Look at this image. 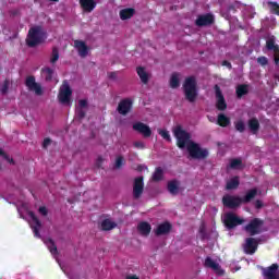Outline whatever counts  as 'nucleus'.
Instances as JSON below:
<instances>
[{"mask_svg":"<svg viewBox=\"0 0 279 279\" xmlns=\"http://www.w3.org/2000/svg\"><path fill=\"white\" fill-rule=\"evenodd\" d=\"M173 134L177 138V147L179 149L186 147L191 158L194 160H206L208 158V149L202 148L199 144L191 141V133L182 129V125H177L173 129Z\"/></svg>","mask_w":279,"mask_h":279,"instance_id":"nucleus-1","label":"nucleus"},{"mask_svg":"<svg viewBox=\"0 0 279 279\" xmlns=\"http://www.w3.org/2000/svg\"><path fill=\"white\" fill-rule=\"evenodd\" d=\"M183 93L186 101L190 104H195L197 101L198 90H197V80L195 76H189L183 82Z\"/></svg>","mask_w":279,"mask_h":279,"instance_id":"nucleus-2","label":"nucleus"},{"mask_svg":"<svg viewBox=\"0 0 279 279\" xmlns=\"http://www.w3.org/2000/svg\"><path fill=\"white\" fill-rule=\"evenodd\" d=\"M47 33L43 29V26H34L28 31L26 45L27 47H38V45H43V43H45Z\"/></svg>","mask_w":279,"mask_h":279,"instance_id":"nucleus-3","label":"nucleus"},{"mask_svg":"<svg viewBox=\"0 0 279 279\" xmlns=\"http://www.w3.org/2000/svg\"><path fill=\"white\" fill-rule=\"evenodd\" d=\"M223 223L227 230H234L238 226H243L245 219L238 217L234 213H227L223 218Z\"/></svg>","mask_w":279,"mask_h":279,"instance_id":"nucleus-4","label":"nucleus"},{"mask_svg":"<svg viewBox=\"0 0 279 279\" xmlns=\"http://www.w3.org/2000/svg\"><path fill=\"white\" fill-rule=\"evenodd\" d=\"M264 225L265 221L260 218H254L244 227V230L250 236H256V234H260V228H263Z\"/></svg>","mask_w":279,"mask_h":279,"instance_id":"nucleus-5","label":"nucleus"},{"mask_svg":"<svg viewBox=\"0 0 279 279\" xmlns=\"http://www.w3.org/2000/svg\"><path fill=\"white\" fill-rule=\"evenodd\" d=\"M71 95H73V90L69 83L64 82L58 95L60 104H71Z\"/></svg>","mask_w":279,"mask_h":279,"instance_id":"nucleus-6","label":"nucleus"},{"mask_svg":"<svg viewBox=\"0 0 279 279\" xmlns=\"http://www.w3.org/2000/svg\"><path fill=\"white\" fill-rule=\"evenodd\" d=\"M25 86L28 88V90H31L32 93H35V95H37L38 97L43 95V86L36 83V77L34 75L26 77Z\"/></svg>","mask_w":279,"mask_h":279,"instance_id":"nucleus-7","label":"nucleus"},{"mask_svg":"<svg viewBox=\"0 0 279 279\" xmlns=\"http://www.w3.org/2000/svg\"><path fill=\"white\" fill-rule=\"evenodd\" d=\"M215 95H216V108L223 112V110L228 109V104L226 102V97H223V93L221 92V87L219 85L214 86Z\"/></svg>","mask_w":279,"mask_h":279,"instance_id":"nucleus-8","label":"nucleus"},{"mask_svg":"<svg viewBox=\"0 0 279 279\" xmlns=\"http://www.w3.org/2000/svg\"><path fill=\"white\" fill-rule=\"evenodd\" d=\"M134 106V101L131 98H124L120 100L118 104L117 111L119 114H122V117H125L132 112V107Z\"/></svg>","mask_w":279,"mask_h":279,"instance_id":"nucleus-9","label":"nucleus"},{"mask_svg":"<svg viewBox=\"0 0 279 279\" xmlns=\"http://www.w3.org/2000/svg\"><path fill=\"white\" fill-rule=\"evenodd\" d=\"M222 204L226 208L234 209L239 208L243 204V201L241 196L225 195L222 197Z\"/></svg>","mask_w":279,"mask_h":279,"instance_id":"nucleus-10","label":"nucleus"},{"mask_svg":"<svg viewBox=\"0 0 279 279\" xmlns=\"http://www.w3.org/2000/svg\"><path fill=\"white\" fill-rule=\"evenodd\" d=\"M143 191H145V182L143 177H137L134 179L133 183V197L134 199H141L143 196Z\"/></svg>","mask_w":279,"mask_h":279,"instance_id":"nucleus-11","label":"nucleus"},{"mask_svg":"<svg viewBox=\"0 0 279 279\" xmlns=\"http://www.w3.org/2000/svg\"><path fill=\"white\" fill-rule=\"evenodd\" d=\"M243 250L250 256L256 254V251L258 250V241L254 238H246Z\"/></svg>","mask_w":279,"mask_h":279,"instance_id":"nucleus-12","label":"nucleus"},{"mask_svg":"<svg viewBox=\"0 0 279 279\" xmlns=\"http://www.w3.org/2000/svg\"><path fill=\"white\" fill-rule=\"evenodd\" d=\"M134 132H138V134H142L144 138H149L151 136V129L149 125L143 123V122H135L133 124Z\"/></svg>","mask_w":279,"mask_h":279,"instance_id":"nucleus-13","label":"nucleus"},{"mask_svg":"<svg viewBox=\"0 0 279 279\" xmlns=\"http://www.w3.org/2000/svg\"><path fill=\"white\" fill-rule=\"evenodd\" d=\"M197 27H206L207 25H213L215 23V16L213 14L207 13L205 15H201L196 19Z\"/></svg>","mask_w":279,"mask_h":279,"instance_id":"nucleus-14","label":"nucleus"},{"mask_svg":"<svg viewBox=\"0 0 279 279\" xmlns=\"http://www.w3.org/2000/svg\"><path fill=\"white\" fill-rule=\"evenodd\" d=\"M278 264H272L263 269V276L266 279H278Z\"/></svg>","mask_w":279,"mask_h":279,"instance_id":"nucleus-15","label":"nucleus"},{"mask_svg":"<svg viewBox=\"0 0 279 279\" xmlns=\"http://www.w3.org/2000/svg\"><path fill=\"white\" fill-rule=\"evenodd\" d=\"M173 226L171 222L166 221L163 223L158 225L157 229L155 230L156 236H163L165 234H169L171 232Z\"/></svg>","mask_w":279,"mask_h":279,"instance_id":"nucleus-16","label":"nucleus"},{"mask_svg":"<svg viewBox=\"0 0 279 279\" xmlns=\"http://www.w3.org/2000/svg\"><path fill=\"white\" fill-rule=\"evenodd\" d=\"M29 217L32 221L35 223V226L32 227V230L37 239H40V228H43V222H40V219L36 216V214L31 213Z\"/></svg>","mask_w":279,"mask_h":279,"instance_id":"nucleus-17","label":"nucleus"},{"mask_svg":"<svg viewBox=\"0 0 279 279\" xmlns=\"http://www.w3.org/2000/svg\"><path fill=\"white\" fill-rule=\"evenodd\" d=\"M74 47L77 49L78 56L81 58H86L88 56V46H86V43L83 40H75Z\"/></svg>","mask_w":279,"mask_h":279,"instance_id":"nucleus-18","label":"nucleus"},{"mask_svg":"<svg viewBox=\"0 0 279 279\" xmlns=\"http://www.w3.org/2000/svg\"><path fill=\"white\" fill-rule=\"evenodd\" d=\"M245 95H250V84H239L235 87L236 99H243Z\"/></svg>","mask_w":279,"mask_h":279,"instance_id":"nucleus-19","label":"nucleus"},{"mask_svg":"<svg viewBox=\"0 0 279 279\" xmlns=\"http://www.w3.org/2000/svg\"><path fill=\"white\" fill-rule=\"evenodd\" d=\"M80 5L83 12L90 13L97 8V2L95 0H80Z\"/></svg>","mask_w":279,"mask_h":279,"instance_id":"nucleus-20","label":"nucleus"},{"mask_svg":"<svg viewBox=\"0 0 279 279\" xmlns=\"http://www.w3.org/2000/svg\"><path fill=\"white\" fill-rule=\"evenodd\" d=\"M205 267L213 269L219 276H223V270H221V266L219 264H217L215 260H213V258H210V257L205 258Z\"/></svg>","mask_w":279,"mask_h":279,"instance_id":"nucleus-21","label":"nucleus"},{"mask_svg":"<svg viewBox=\"0 0 279 279\" xmlns=\"http://www.w3.org/2000/svg\"><path fill=\"white\" fill-rule=\"evenodd\" d=\"M137 230L140 234H142V236H149V234L151 233V225L145 221L140 222L137 226Z\"/></svg>","mask_w":279,"mask_h":279,"instance_id":"nucleus-22","label":"nucleus"},{"mask_svg":"<svg viewBox=\"0 0 279 279\" xmlns=\"http://www.w3.org/2000/svg\"><path fill=\"white\" fill-rule=\"evenodd\" d=\"M167 189L170 195H178L180 193V182L178 180L169 181Z\"/></svg>","mask_w":279,"mask_h":279,"instance_id":"nucleus-23","label":"nucleus"},{"mask_svg":"<svg viewBox=\"0 0 279 279\" xmlns=\"http://www.w3.org/2000/svg\"><path fill=\"white\" fill-rule=\"evenodd\" d=\"M258 195V190L256 187L251 189L246 192L244 197H241L242 204H250Z\"/></svg>","mask_w":279,"mask_h":279,"instance_id":"nucleus-24","label":"nucleus"},{"mask_svg":"<svg viewBox=\"0 0 279 279\" xmlns=\"http://www.w3.org/2000/svg\"><path fill=\"white\" fill-rule=\"evenodd\" d=\"M134 14H136L135 9H132V8L122 9L120 11V19H121V21H128V20L132 19V16H134Z\"/></svg>","mask_w":279,"mask_h":279,"instance_id":"nucleus-25","label":"nucleus"},{"mask_svg":"<svg viewBox=\"0 0 279 279\" xmlns=\"http://www.w3.org/2000/svg\"><path fill=\"white\" fill-rule=\"evenodd\" d=\"M136 71L142 84H149V74L145 71V68L137 66Z\"/></svg>","mask_w":279,"mask_h":279,"instance_id":"nucleus-26","label":"nucleus"},{"mask_svg":"<svg viewBox=\"0 0 279 279\" xmlns=\"http://www.w3.org/2000/svg\"><path fill=\"white\" fill-rule=\"evenodd\" d=\"M247 125L252 134H258V130H260V122H258V119L256 118L250 119Z\"/></svg>","mask_w":279,"mask_h":279,"instance_id":"nucleus-27","label":"nucleus"},{"mask_svg":"<svg viewBox=\"0 0 279 279\" xmlns=\"http://www.w3.org/2000/svg\"><path fill=\"white\" fill-rule=\"evenodd\" d=\"M45 245H47L50 254H52V256H57L58 254V246L56 245V242L53 241V239L48 238L44 241Z\"/></svg>","mask_w":279,"mask_h":279,"instance_id":"nucleus-28","label":"nucleus"},{"mask_svg":"<svg viewBox=\"0 0 279 279\" xmlns=\"http://www.w3.org/2000/svg\"><path fill=\"white\" fill-rule=\"evenodd\" d=\"M241 182L239 181V177H233L231 180H229L226 184V190L227 191H234L239 189V185Z\"/></svg>","mask_w":279,"mask_h":279,"instance_id":"nucleus-29","label":"nucleus"},{"mask_svg":"<svg viewBox=\"0 0 279 279\" xmlns=\"http://www.w3.org/2000/svg\"><path fill=\"white\" fill-rule=\"evenodd\" d=\"M217 124L220 128H228V125H230V118H228V116L223 113H220L218 114V118H217Z\"/></svg>","mask_w":279,"mask_h":279,"instance_id":"nucleus-30","label":"nucleus"},{"mask_svg":"<svg viewBox=\"0 0 279 279\" xmlns=\"http://www.w3.org/2000/svg\"><path fill=\"white\" fill-rule=\"evenodd\" d=\"M266 49H268V51H274V53H279V46L276 44V39H268L266 41Z\"/></svg>","mask_w":279,"mask_h":279,"instance_id":"nucleus-31","label":"nucleus"},{"mask_svg":"<svg viewBox=\"0 0 279 279\" xmlns=\"http://www.w3.org/2000/svg\"><path fill=\"white\" fill-rule=\"evenodd\" d=\"M229 168L233 170L243 169V160L241 158H233L230 160Z\"/></svg>","mask_w":279,"mask_h":279,"instance_id":"nucleus-32","label":"nucleus"},{"mask_svg":"<svg viewBox=\"0 0 279 279\" xmlns=\"http://www.w3.org/2000/svg\"><path fill=\"white\" fill-rule=\"evenodd\" d=\"M114 228H117V225L114 222H112L110 219L102 220L101 230H104L105 232L114 230Z\"/></svg>","mask_w":279,"mask_h":279,"instance_id":"nucleus-33","label":"nucleus"},{"mask_svg":"<svg viewBox=\"0 0 279 279\" xmlns=\"http://www.w3.org/2000/svg\"><path fill=\"white\" fill-rule=\"evenodd\" d=\"M41 75L46 82H51L53 80V70L51 68H43Z\"/></svg>","mask_w":279,"mask_h":279,"instance_id":"nucleus-34","label":"nucleus"},{"mask_svg":"<svg viewBox=\"0 0 279 279\" xmlns=\"http://www.w3.org/2000/svg\"><path fill=\"white\" fill-rule=\"evenodd\" d=\"M162 178H165V172L162 171V168L160 167L156 168L151 177L153 182H160Z\"/></svg>","mask_w":279,"mask_h":279,"instance_id":"nucleus-35","label":"nucleus"},{"mask_svg":"<svg viewBox=\"0 0 279 279\" xmlns=\"http://www.w3.org/2000/svg\"><path fill=\"white\" fill-rule=\"evenodd\" d=\"M170 88H180V76L173 73L170 77Z\"/></svg>","mask_w":279,"mask_h":279,"instance_id":"nucleus-36","label":"nucleus"},{"mask_svg":"<svg viewBox=\"0 0 279 279\" xmlns=\"http://www.w3.org/2000/svg\"><path fill=\"white\" fill-rule=\"evenodd\" d=\"M58 60H60V50H58L57 47H53L50 54V64H56Z\"/></svg>","mask_w":279,"mask_h":279,"instance_id":"nucleus-37","label":"nucleus"},{"mask_svg":"<svg viewBox=\"0 0 279 279\" xmlns=\"http://www.w3.org/2000/svg\"><path fill=\"white\" fill-rule=\"evenodd\" d=\"M267 5L269 8V11L271 14H276V16H279V4L278 2L268 1Z\"/></svg>","mask_w":279,"mask_h":279,"instance_id":"nucleus-38","label":"nucleus"},{"mask_svg":"<svg viewBox=\"0 0 279 279\" xmlns=\"http://www.w3.org/2000/svg\"><path fill=\"white\" fill-rule=\"evenodd\" d=\"M12 84V81L10 78H7L1 87V95H7L8 90H10V86Z\"/></svg>","mask_w":279,"mask_h":279,"instance_id":"nucleus-39","label":"nucleus"},{"mask_svg":"<svg viewBox=\"0 0 279 279\" xmlns=\"http://www.w3.org/2000/svg\"><path fill=\"white\" fill-rule=\"evenodd\" d=\"M234 128L236 132H240L241 134H243V132H245V122H243V120H239L234 122Z\"/></svg>","mask_w":279,"mask_h":279,"instance_id":"nucleus-40","label":"nucleus"},{"mask_svg":"<svg viewBox=\"0 0 279 279\" xmlns=\"http://www.w3.org/2000/svg\"><path fill=\"white\" fill-rule=\"evenodd\" d=\"M159 134L165 141H168V143H171V135L169 134V131L167 130H159Z\"/></svg>","mask_w":279,"mask_h":279,"instance_id":"nucleus-41","label":"nucleus"},{"mask_svg":"<svg viewBox=\"0 0 279 279\" xmlns=\"http://www.w3.org/2000/svg\"><path fill=\"white\" fill-rule=\"evenodd\" d=\"M1 158L2 160H7L9 165H14V159L10 158L5 151L1 150Z\"/></svg>","mask_w":279,"mask_h":279,"instance_id":"nucleus-42","label":"nucleus"},{"mask_svg":"<svg viewBox=\"0 0 279 279\" xmlns=\"http://www.w3.org/2000/svg\"><path fill=\"white\" fill-rule=\"evenodd\" d=\"M257 62L262 66H267V64H269V60L267 59V57H259V58H257Z\"/></svg>","mask_w":279,"mask_h":279,"instance_id":"nucleus-43","label":"nucleus"},{"mask_svg":"<svg viewBox=\"0 0 279 279\" xmlns=\"http://www.w3.org/2000/svg\"><path fill=\"white\" fill-rule=\"evenodd\" d=\"M76 117L77 119H80V121H82V119H84L86 117V111L84 109H76Z\"/></svg>","mask_w":279,"mask_h":279,"instance_id":"nucleus-44","label":"nucleus"},{"mask_svg":"<svg viewBox=\"0 0 279 279\" xmlns=\"http://www.w3.org/2000/svg\"><path fill=\"white\" fill-rule=\"evenodd\" d=\"M123 167V157L122 156H119L117 159H116V169H121Z\"/></svg>","mask_w":279,"mask_h":279,"instance_id":"nucleus-45","label":"nucleus"},{"mask_svg":"<svg viewBox=\"0 0 279 279\" xmlns=\"http://www.w3.org/2000/svg\"><path fill=\"white\" fill-rule=\"evenodd\" d=\"M78 108L83 109V110H84V108H88V100H86V99L78 100Z\"/></svg>","mask_w":279,"mask_h":279,"instance_id":"nucleus-46","label":"nucleus"},{"mask_svg":"<svg viewBox=\"0 0 279 279\" xmlns=\"http://www.w3.org/2000/svg\"><path fill=\"white\" fill-rule=\"evenodd\" d=\"M38 211L40 215H43V217H47V215H49V210H47V207L45 206L39 207Z\"/></svg>","mask_w":279,"mask_h":279,"instance_id":"nucleus-47","label":"nucleus"},{"mask_svg":"<svg viewBox=\"0 0 279 279\" xmlns=\"http://www.w3.org/2000/svg\"><path fill=\"white\" fill-rule=\"evenodd\" d=\"M49 145H51V138L46 137L43 142V147L44 149H47L49 147Z\"/></svg>","mask_w":279,"mask_h":279,"instance_id":"nucleus-48","label":"nucleus"},{"mask_svg":"<svg viewBox=\"0 0 279 279\" xmlns=\"http://www.w3.org/2000/svg\"><path fill=\"white\" fill-rule=\"evenodd\" d=\"M134 147H136V149H145V143L143 142H134Z\"/></svg>","mask_w":279,"mask_h":279,"instance_id":"nucleus-49","label":"nucleus"},{"mask_svg":"<svg viewBox=\"0 0 279 279\" xmlns=\"http://www.w3.org/2000/svg\"><path fill=\"white\" fill-rule=\"evenodd\" d=\"M274 61L276 66H279V52H274Z\"/></svg>","mask_w":279,"mask_h":279,"instance_id":"nucleus-50","label":"nucleus"},{"mask_svg":"<svg viewBox=\"0 0 279 279\" xmlns=\"http://www.w3.org/2000/svg\"><path fill=\"white\" fill-rule=\"evenodd\" d=\"M255 208H257V210H260V208H263V201L257 199V201L255 202Z\"/></svg>","mask_w":279,"mask_h":279,"instance_id":"nucleus-51","label":"nucleus"},{"mask_svg":"<svg viewBox=\"0 0 279 279\" xmlns=\"http://www.w3.org/2000/svg\"><path fill=\"white\" fill-rule=\"evenodd\" d=\"M222 66H227L228 69H232V63H230V61H228V60H223L222 61Z\"/></svg>","mask_w":279,"mask_h":279,"instance_id":"nucleus-52","label":"nucleus"},{"mask_svg":"<svg viewBox=\"0 0 279 279\" xmlns=\"http://www.w3.org/2000/svg\"><path fill=\"white\" fill-rule=\"evenodd\" d=\"M228 12H233V14L236 12V7L234 4H230L228 7Z\"/></svg>","mask_w":279,"mask_h":279,"instance_id":"nucleus-53","label":"nucleus"},{"mask_svg":"<svg viewBox=\"0 0 279 279\" xmlns=\"http://www.w3.org/2000/svg\"><path fill=\"white\" fill-rule=\"evenodd\" d=\"M108 77L109 80H117V72H109Z\"/></svg>","mask_w":279,"mask_h":279,"instance_id":"nucleus-54","label":"nucleus"},{"mask_svg":"<svg viewBox=\"0 0 279 279\" xmlns=\"http://www.w3.org/2000/svg\"><path fill=\"white\" fill-rule=\"evenodd\" d=\"M125 279H138V276L136 275H129Z\"/></svg>","mask_w":279,"mask_h":279,"instance_id":"nucleus-55","label":"nucleus"},{"mask_svg":"<svg viewBox=\"0 0 279 279\" xmlns=\"http://www.w3.org/2000/svg\"><path fill=\"white\" fill-rule=\"evenodd\" d=\"M100 160H101V157L98 158V161H100Z\"/></svg>","mask_w":279,"mask_h":279,"instance_id":"nucleus-56","label":"nucleus"}]
</instances>
